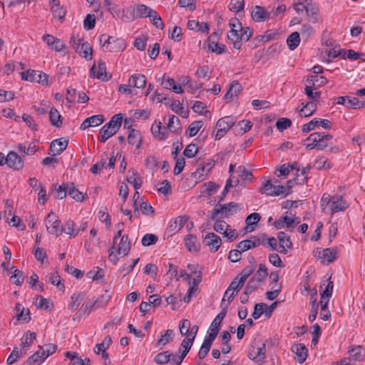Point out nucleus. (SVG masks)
<instances>
[{
    "label": "nucleus",
    "instance_id": "nucleus-1",
    "mask_svg": "<svg viewBox=\"0 0 365 365\" xmlns=\"http://www.w3.org/2000/svg\"><path fill=\"white\" fill-rule=\"evenodd\" d=\"M320 205L322 212L331 215L336 212H344L349 207V203L341 195H331L328 193H324L321 200Z\"/></svg>",
    "mask_w": 365,
    "mask_h": 365
},
{
    "label": "nucleus",
    "instance_id": "nucleus-2",
    "mask_svg": "<svg viewBox=\"0 0 365 365\" xmlns=\"http://www.w3.org/2000/svg\"><path fill=\"white\" fill-rule=\"evenodd\" d=\"M122 121L123 116L121 114L114 115L110 120L101 128L98 134V140L105 143L108 138L114 135L120 128Z\"/></svg>",
    "mask_w": 365,
    "mask_h": 365
},
{
    "label": "nucleus",
    "instance_id": "nucleus-3",
    "mask_svg": "<svg viewBox=\"0 0 365 365\" xmlns=\"http://www.w3.org/2000/svg\"><path fill=\"white\" fill-rule=\"evenodd\" d=\"M293 7L299 14L305 13L312 19L313 22L318 21V9L312 0H294Z\"/></svg>",
    "mask_w": 365,
    "mask_h": 365
},
{
    "label": "nucleus",
    "instance_id": "nucleus-4",
    "mask_svg": "<svg viewBox=\"0 0 365 365\" xmlns=\"http://www.w3.org/2000/svg\"><path fill=\"white\" fill-rule=\"evenodd\" d=\"M244 284L245 282H243L242 280H240L239 277H236L224 293V296L220 304L221 307L226 309L230 302L233 300L235 295L238 293Z\"/></svg>",
    "mask_w": 365,
    "mask_h": 365
},
{
    "label": "nucleus",
    "instance_id": "nucleus-5",
    "mask_svg": "<svg viewBox=\"0 0 365 365\" xmlns=\"http://www.w3.org/2000/svg\"><path fill=\"white\" fill-rule=\"evenodd\" d=\"M230 30L227 33V38L232 43L236 49H240L242 46L241 30L242 24L239 19H232L229 22Z\"/></svg>",
    "mask_w": 365,
    "mask_h": 365
},
{
    "label": "nucleus",
    "instance_id": "nucleus-6",
    "mask_svg": "<svg viewBox=\"0 0 365 365\" xmlns=\"http://www.w3.org/2000/svg\"><path fill=\"white\" fill-rule=\"evenodd\" d=\"M71 44L80 56L87 60H91L92 48L88 42L84 41L79 36H73L71 38Z\"/></svg>",
    "mask_w": 365,
    "mask_h": 365
},
{
    "label": "nucleus",
    "instance_id": "nucleus-7",
    "mask_svg": "<svg viewBox=\"0 0 365 365\" xmlns=\"http://www.w3.org/2000/svg\"><path fill=\"white\" fill-rule=\"evenodd\" d=\"M47 232L53 235L58 236L63 233V227L56 214L51 211L44 220Z\"/></svg>",
    "mask_w": 365,
    "mask_h": 365
},
{
    "label": "nucleus",
    "instance_id": "nucleus-8",
    "mask_svg": "<svg viewBox=\"0 0 365 365\" xmlns=\"http://www.w3.org/2000/svg\"><path fill=\"white\" fill-rule=\"evenodd\" d=\"M277 180L274 182L266 180L260 188V192L269 196H279L280 195H287V190L285 186L277 185Z\"/></svg>",
    "mask_w": 365,
    "mask_h": 365
},
{
    "label": "nucleus",
    "instance_id": "nucleus-9",
    "mask_svg": "<svg viewBox=\"0 0 365 365\" xmlns=\"http://www.w3.org/2000/svg\"><path fill=\"white\" fill-rule=\"evenodd\" d=\"M235 118L232 116H225L219 119L215 125V139H221L235 123Z\"/></svg>",
    "mask_w": 365,
    "mask_h": 365
},
{
    "label": "nucleus",
    "instance_id": "nucleus-10",
    "mask_svg": "<svg viewBox=\"0 0 365 365\" xmlns=\"http://www.w3.org/2000/svg\"><path fill=\"white\" fill-rule=\"evenodd\" d=\"M90 77L93 78H98L102 81H108L111 78L106 72V66L105 62L99 61L94 62L93 65L90 69Z\"/></svg>",
    "mask_w": 365,
    "mask_h": 365
},
{
    "label": "nucleus",
    "instance_id": "nucleus-11",
    "mask_svg": "<svg viewBox=\"0 0 365 365\" xmlns=\"http://www.w3.org/2000/svg\"><path fill=\"white\" fill-rule=\"evenodd\" d=\"M202 239L204 245L207 247L212 252H217L222 245L220 237L214 232H207L205 235H202Z\"/></svg>",
    "mask_w": 365,
    "mask_h": 365
},
{
    "label": "nucleus",
    "instance_id": "nucleus-12",
    "mask_svg": "<svg viewBox=\"0 0 365 365\" xmlns=\"http://www.w3.org/2000/svg\"><path fill=\"white\" fill-rule=\"evenodd\" d=\"M214 165L215 161L212 160L200 163L195 172L192 174L194 178L199 180H203L209 175Z\"/></svg>",
    "mask_w": 365,
    "mask_h": 365
},
{
    "label": "nucleus",
    "instance_id": "nucleus-13",
    "mask_svg": "<svg viewBox=\"0 0 365 365\" xmlns=\"http://www.w3.org/2000/svg\"><path fill=\"white\" fill-rule=\"evenodd\" d=\"M177 359V355L170 351H165L158 354L155 356L154 361L156 364L161 365L165 364H168L169 365H180V364H178Z\"/></svg>",
    "mask_w": 365,
    "mask_h": 365
},
{
    "label": "nucleus",
    "instance_id": "nucleus-14",
    "mask_svg": "<svg viewBox=\"0 0 365 365\" xmlns=\"http://www.w3.org/2000/svg\"><path fill=\"white\" fill-rule=\"evenodd\" d=\"M4 164L11 169L19 170L24 167V160L16 153L11 151L4 158Z\"/></svg>",
    "mask_w": 365,
    "mask_h": 365
},
{
    "label": "nucleus",
    "instance_id": "nucleus-15",
    "mask_svg": "<svg viewBox=\"0 0 365 365\" xmlns=\"http://www.w3.org/2000/svg\"><path fill=\"white\" fill-rule=\"evenodd\" d=\"M319 125H321L324 129H329L331 128V123L327 119L314 118L309 123L304 124L302 127V130L304 133H308Z\"/></svg>",
    "mask_w": 365,
    "mask_h": 365
},
{
    "label": "nucleus",
    "instance_id": "nucleus-16",
    "mask_svg": "<svg viewBox=\"0 0 365 365\" xmlns=\"http://www.w3.org/2000/svg\"><path fill=\"white\" fill-rule=\"evenodd\" d=\"M270 12L260 6H255L251 10V16L255 22H264L269 19Z\"/></svg>",
    "mask_w": 365,
    "mask_h": 365
},
{
    "label": "nucleus",
    "instance_id": "nucleus-17",
    "mask_svg": "<svg viewBox=\"0 0 365 365\" xmlns=\"http://www.w3.org/2000/svg\"><path fill=\"white\" fill-rule=\"evenodd\" d=\"M43 41L52 49L56 51H61L66 48L65 43L59 38L52 35L45 34L43 36Z\"/></svg>",
    "mask_w": 365,
    "mask_h": 365
},
{
    "label": "nucleus",
    "instance_id": "nucleus-18",
    "mask_svg": "<svg viewBox=\"0 0 365 365\" xmlns=\"http://www.w3.org/2000/svg\"><path fill=\"white\" fill-rule=\"evenodd\" d=\"M220 208H215L212 210V218H215L218 214L222 213L225 215H230L237 212V205L235 202H230L224 205H219Z\"/></svg>",
    "mask_w": 365,
    "mask_h": 365
},
{
    "label": "nucleus",
    "instance_id": "nucleus-19",
    "mask_svg": "<svg viewBox=\"0 0 365 365\" xmlns=\"http://www.w3.org/2000/svg\"><path fill=\"white\" fill-rule=\"evenodd\" d=\"M161 85L164 88L168 90H173V91L177 94H181L184 92L182 86L178 85L175 80L170 77H166L165 75L162 76Z\"/></svg>",
    "mask_w": 365,
    "mask_h": 365
},
{
    "label": "nucleus",
    "instance_id": "nucleus-20",
    "mask_svg": "<svg viewBox=\"0 0 365 365\" xmlns=\"http://www.w3.org/2000/svg\"><path fill=\"white\" fill-rule=\"evenodd\" d=\"M184 243L187 250L190 252H198L200 248V244L195 235L188 234L184 237Z\"/></svg>",
    "mask_w": 365,
    "mask_h": 365
},
{
    "label": "nucleus",
    "instance_id": "nucleus-21",
    "mask_svg": "<svg viewBox=\"0 0 365 365\" xmlns=\"http://www.w3.org/2000/svg\"><path fill=\"white\" fill-rule=\"evenodd\" d=\"M105 118L103 115H95L85 119L81 123L80 128L86 130L90 127H96L101 125Z\"/></svg>",
    "mask_w": 365,
    "mask_h": 365
},
{
    "label": "nucleus",
    "instance_id": "nucleus-22",
    "mask_svg": "<svg viewBox=\"0 0 365 365\" xmlns=\"http://www.w3.org/2000/svg\"><path fill=\"white\" fill-rule=\"evenodd\" d=\"M151 132L155 138L164 140L168 138V132L165 127L162 126L161 122H155L151 126Z\"/></svg>",
    "mask_w": 365,
    "mask_h": 365
},
{
    "label": "nucleus",
    "instance_id": "nucleus-23",
    "mask_svg": "<svg viewBox=\"0 0 365 365\" xmlns=\"http://www.w3.org/2000/svg\"><path fill=\"white\" fill-rule=\"evenodd\" d=\"M194 341H192L188 337H185L181 342L180 346L178 349V353L180 355L177 356L178 361V364H181L187 353L189 352L191 346H192Z\"/></svg>",
    "mask_w": 365,
    "mask_h": 365
},
{
    "label": "nucleus",
    "instance_id": "nucleus-24",
    "mask_svg": "<svg viewBox=\"0 0 365 365\" xmlns=\"http://www.w3.org/2000/svg\"><path fill=\"white\" fill-rule=\"evenodd\" d=\"M322 138L320 135V133H314L309 135V136L305 140L306 141H310V143H307L305 145L306 149L312 150L314 148H317L318 150H324L326 148V145L319 144V142L321 140Z\"/></svg>",
    "mask_w": 365,
    "mask_h": 365
},
{
    "label": "nucleus",
    "instance_id": "nucleus-25",
    "mask_svg": "<svg viewBox=\"0 0 365 365\" xmlns=\"http://www.w3.org/2000/svg\"><path fill=\"white\" fill-rule=\"evenodd\" d=\"M318 254V257L323 260L326 261L327 263H331L336 259L338 251L335 247L332 248H327L323 250L322 251H317L316 255Z\"/></svg>",
    "mask_w": 365,
    "mask_h": 365
},
{
    "label": "nucleus",
    "instance_id": "nucleus-26",
    "mask_svg": "<svg viewBox=\"0 0 365 365\" xmlns=\"http://www.w3.org/2000/svg\"><path fill=\"white\" fill-rule=\"evenodd\" d=\"M225 309H223V311L221 312L219 314L217 315V317L215 318V319L211 323L207 331V335L210 336L211 334L213 335V337L215 339L219 330H220V325L221 323V321L224 318L225 315Z\"/></svg>",
    "mask_w": 365,
    "mask_h": 365
},
{
    "label": "nucleus",
    "instance_id": "nucleus-27",
    "mask_svg": "<svg viewBox=\"0 0 365 365\" xmlns=\"http://www.w3.org/2000/svg\"><path fill=\"white\" fill-rule=\"evenodd\" d=\"M277 239L279 242V249H280L282 254H287V250L291 249L292 247V242L290 237L284 232H279L277 234Z\"/></svg>",
    "mask_w": 365,
    "mask_h": 365
},
{
    "label": "nucleus",
    "instance_id": "nucleus-28",
    "mask_svg": "<svg viewBox=\"0 0 365 365\" xmlns=\"http://www.w3.org/2000/svg\"><path fill=\"white\" fill-rule=\"evenodd\" d=\"M292 351L295 353L296 360L299 364H303L307 357V349L303 344H297L292 346Z\"/></svg>",
    "mask_w": 365,
    "mask_h": 365
},
{
    "label": "nucleus",
    "instance_id": "nucleus-29",
    "mask_svg": "<svg viewBox=\"0 0 365 365\" xmlns=\"http://www.w3.org/2000/svg\"><path fill=\"white\" fill-rule=\"evenodd\" d=\"M68 140L61 139H56L51 142L50 145V150L53 155H57L61 154L67 147Z\"/></svg>",
    "mask_w": 365,
    "mask_h": 365
},
{
    "label": "nucleus",
    "instance_id": "nucleus-30",
    "mask_svg": "<svg viewBox=\"0 0 365 365\" xmlns=\"http://www.w3.org/2000/svg\"><path fill=\"white\" fill-rule=\"evenodd\" d=\"M49 4L53 16L58 19H63L66 15V9L60 5L58 0H50Z\"/></svg>",
    "mask_w": 365,
    "mask_h": 365
},
{
    "label": "nucleus",
    "instance_id": "nucleus-31",
    "mask_svg": "<svg viewBox=\"0 0 365 365\" xmlns=\"http://www.w3.org/2000/svg\"><path fill=\"white\" fill-rule=\"evenodd\" d=\"M260 245L259 240L256 237H251L248 240H245L239 242L237 248L240 249L242 252L247 251L252 248H255Z\"/></svg>",
    "mask_w": 365,
    "mask_h": 365
},
{
    "label": "nucleus",
    "instance_id": "nucleus-32",
    "mask_svg": "<svg viewBox=\"0 0 365 365\" xmlns=\"http://www.w3.org/2000/svg\"><path fill=\"white\" fill-rule=\"evenodd\" d=\"M126 179L128 183L133 185L135 190H138L140 188L143 181L141 177L136 170H128Z\"/></svg>",
    "mask_w": 365,
    "mask_h": 365
},
{
    "label": "nucleus",
    "instance_id": "nucleus-33",
    "mask_svg": "<svg viewBox=\"0 0 365 365\" xmlns=\"http://www.w3.org/2000/svg\"><path fill=\"white\" fill-rule=\"evenodd\" d=\"M128 83L132 88H143L145 86L146 78L143 74L135 73L130 76Z\"/></svg>",
    "mask_w": 365,
    "mask_h": 365
},
{
    "label": "nucleus",
    "instance_id": "nucleus-34",
    "mask_svg": "<svg viewBox=\"0 0 365 365\" xmlns=\"http://www.w3.org/2000/svg\"><path fill=\"white\" fill-rule=\"evenodd\" d=\"M215 339L212 334L210 336H205L197 355L200 359H204L207 356Z\"/></svg>",
    "mask_w": 365,
    "mask_h": 365
},
{
    "label": "nucleus",
    "instance_id": "nucleus-35",
    "mask_svg": "<svg viewBox=\"0 0 365 365\" xmlns=\"http://www.w3.org/2000/svg\"><path fill=\"white\" fill-rule=\"evenodd\" d=\"M108 46L106 48V51L118 52L125 48V43L123 39L115 38L110 36Z\"/></svg>",
    "mask_w": 365,
    "mask_h": 365
},
{
    "label": "nucleus",
    "instance_id": "nucleus-36",
    "mask_svg": "<svg viewBox=\"0 0 365 365\" xmlns=\"http://www.w3.org/2000/svg\"><path fill=\"white\" fill-rule=\"evenodd\" d=\"M42 346H39V350L36 351L27 359L28 365H40L46 359L45 356V351H41Z\"/></svg>",
    "mask_w": 365,
    "mask_h": 365
},
{
    "label": "nucleus",
    "instance_id": "nucleus-37",
    "mask_svg": "<svg viewBox=\"0 0 365 365\" xmlns=\"http://www.w3.org/2000/svg\"><path fill=\"white\" fill-rule=\"evenodd\" d=\"M265 344H256V346H253V350L250 353L249 357L253 360H262L265 358Z\"/></svg>",
    "mask_w": 365,
    "mask_h": 365
},
{
    "label": "nucleus",
    "instance_id": "nucleus-38",
    "mask_svg": "<svg viewBox=\"0 0 365 365\" xmlns=\"http://www.w3.org/2000/svg\"><path fill=\"white\" fill-rule=\"evenodd\" d=\"M67 195L77 202H82L84 195L77 190L73 183H67Z\"/></svg>",
    "mask_w": 365,
    "mask_h": 365
},
{
    "label": "nucleus",
    "instance_id": "nucleus-39",
    "mask_svg": "<svg viewBox=\"0 0 365 365\" xmlns=\"http://www.w3.org/2000/svg\"><path fill=\"white\" fill-rule=\"evenodd\" d=\"M218 186L212 182H208L200 186V196H211L217 192Z\"/></svg>",
    "mask_w": 365,
    "mask_h": 365
},
{
    "label": "nucleus",
    "instance_id": "nucleus-40",
    "mask_svg": "<svg viewBox=\"0 0 365 365\" xmlns=\"http://www.w3.org/2000/svg\"><path fill=\"white\" fill-rule=\"evenodd\" d=\"M84 298V293H73L71 297V302L68 306V309L72 312L76 310Z\"/></svg>",
    "mask_w": 365,
    "mask_h": 365
},
{
    "label": "nucleus",
    "instance_id": "nucleus-41",
    "mask_svg": "<svg viewBox=\"0 0 365 365\" xmlns=\"http://www.w3.org/2000/svg\"><path fill=\"white\" fill-rule=\"evenodd\" d=\"M130 249V242L128 240V237L126 235L122 236L118 245V254L125 256L128 254Z\"/></svg>",
    "mask_w": 365,
    "mask_h": 365
},
{
    "label": "nucleus",
    "instance_id": "nucleus-42",
    "mask_svg": "<svg viewBox=\"0 0 365 365\" xmlns=\"http://www.w3.org/2000/svg\"><path fill=\"white\" fill-rule=\"evenodd\" d=\"M268 272L264 264H260L257 272L251 278L254 282L257 283L259 285L267 277Z\"/></svg>",
    "mask_w": 365,
    "mask_h": 365
},
{
    "label": "nucleus",
    "instance_id": "nucleus-43",
    "mask_svg": "<svg viewBox=\"0 0 365 365\" xmlns=\"http://www.w3.org/2000/svg\"><path fill=\"white\" fill-rule=\"evenodd\" d=\"M316 110L317 103L314 101H309L299 109V112L302 116L308 117L312 115Z\"/></svg>",
    "mask_w": 365,
    "mask_h": 365
},
{
    "label": "nucleus",
    "instance_id": "nucleus-44",
    "mask_svg": "<svg viewBox=\"0 0 365 365\" xmlns=\"http://www.w3.org/2000/svg\"><path fill=\"white\" fill-rule=\"evenodd\" d=\"M307 81L308 83L312 84V86L316 89L317 87H319L322 85H324L327 83V80L324 76H319L317 75H311L307 76Z\"/></svg>",
    "mask_w": 365,
    "mask_h": 365
},
{
    "label": "nucleus",
    "instance_id": "nucleus-45",
    "mask_svg": "<svg viewBox=\"0 0 365 365\" xmlns=\"http://www.w3.org/2000/svg\"><path fill=\"white\" fill-rule=\"evenodd\" d=\"M332 166L331 162L325 156H319L314 163V167L318 170H328Z\"/></svg>",
    "mask_w": 365,
    "mask_h": 365
},
{
    "label": "nucleus",
    "instance_id": "nucleus-46",
    "mask_svg": "<svg viewBox=\"0 0 365 365\" xmlns=\"http://www.w3.org/2000/svg\"><path fill=\"white\" fill-rule=\"evenodd\" d=\"M365 106V100L359 99L356 97L348 96L346 108L349 109H358Z\"/></svg>",
    "mask_w": 365,
    "mask_h": 365
},
{
    "label": "nucleus",
    "instance_id": "nucleus-47",
    "mask_svg": "<svg viewBox=\"0 0 365 365\" xmlns=\"http://www.w3.org/2000/svg\"><path fill=\"white\" fill-rule=\"evenodd\" d=\"M17 148L19 152L29 155L35 154L37 150L36 145L34 143H30L28 145L26 143H19L17 145Z\"/></svg>",
    "mask_w": 365,
    "mask_h": 365
},
{
    "label": "nucleus",
    "instance_id": "nucleus-48",
    "mask_svg": "<svg viewBox=\"0 0 365 365\" xmlns=\"http://www.w3.org/2000/svg\"><path fill=\"white\" fill-rule=\"evenodd\" d=\"M128 141L129 144L135 145L136 149H139L141 145L140 133L135 130H130L128 136Z\"/></svg>",
    "mask_w": 365,
    "mask_h": 365
},
{
    "label": "nucleus",
    "instance_id": "nucleus-49",
    "mask_svg": "<svg viewBox=\"0 0 365 365\" xmlns=\"http://www.w3.org/2000/svg\"><path fill=\"white\" fill-rule=\"evenodd\" d=\"M46 281L56 286L60 290L63 289L64 285L61 282V277L57 272H51L46 275Z\"/></svg>",
    "mask_w": 365,
    "mask_h": 365
},
{
    "label": "nucleus",
    "instance_id": "nucleus-50",
    "mask_svg": "<svg viewBox=\"0 0 365 365\" xmlns=\"http://www.w3.org/2000/svg\"><path fill=\"white\" fill-rule=\"evenodd\" d=\"M349 353L354 361H363L365 359V350L361 346L353 347L349 351Z\"/></svg>",
    "mask_w": 365,
    "mask_h": 365
},
{
    "label": "nucleus",
    "instance_id": "nucleus-51",
    "mask_svg": "<svg viewBox=\"0 0 365 365\" xmlns=\"http://www.w3.org/2000/svg\"><path fill=\"white\" fill-rule=\"evenodd\" d=\"M207 43L209 51L217 54H222L225 52V46L223 44L219 45L217 43L211 41V36L208 38Z\"/></svg>",
    "mask_w": 365,
    "mask_h": 365
},
{
    "label": "nucleus",
    "instance_id": "nucleus-52",
    "mask_svg": "<svg viewBox=\"0 0 365 365\" xmlns=\"http://www.w3.org/2000/svg\"><path fill=\"white\" fill-rule=\"evenodd\" d=\"M299 33L297 31L292 33L287 39V46L292 51L294 50L299 46Z\"/></svg>",
    "mask_w": 365,
    "mask_h": 365
},
{
    "label": "nucleus",
    "instance_id": "nucleus-53",
    "mask_svg": "<svg viewBox=\"0 0 365 365\" xmlns=\"http://www.w3.org/2000/svg\"><path fill=\"white\" fill-rule=\"evenodd\" d=\"M63 232L74 237L78 234L79 229H77L76 225L73 220H68L65 223Z\"/></svg>",
    "mask_w": 365,
    "mask_h": 365
},
{
    "label": "nucleus",
    "instance_id": "nucleus-54",
    "mask_svg": "<svg viewBox=\"0 0 365 365\" xmlns=\"http://www.w3.org/2000/svg\"><path fill=\"white\" fill-rule=\"evenodd\" d=\"M153 11V9L147 6L145 4H138L136 6L135 13L136 17L145 18V17H149L150 13H151V11Z\"/></svg>",
    "mask_w": 365,
    "mask_h": 365
},
{
    "label": "nucleus",
    "instance_id": "nucleus-55",
    "mask_svg": "<svg viewBox=\"0 0 365 365\" xmlns=\"http://www.w3.org/2000/svg\"><path fill=\"white\" fill-rule=\"evenodd\" d=\"M165 128L167 130L169 129L172 132H176L180 130L181 127L178 117L173 115H169L167 127Z\"/></svg>",
    "mask_w": 365,
    "mask_h": 365
},
{
    "label": "nucleus",
    "instance_id": "nucleus-56",
    "mask_svg": "<svg viewBox=\"0 0 365 365\" xmlns=\"http://www.w3.org/2000/svg\"><path fill=\"white\" fill-rule=\"evenodd\" d=\"M49 120L51 121V123L56 127H60L62 123L61 115H60L57 109L54 108L50 110Z\"/></svg>",
    "mask_w": 365,
    "mask_h": 365
},
{
    "label": "nucleus",
    "instance_id": "nucleus-57",
    "mask_svg": "<svg viewBox=\"0 0 365 365\" xmlns=\"http://www.w3.org/2000/svg\"><path fill=\"white\" fill-rule=\"evenodd\" d=\"M241 91V85L237 82L233 81L229 88V90L225 95V99H231L233 96H237Z\"/></svg>",
    "mask_w": 365,
    "mask_h": 365
},
{
    "label": "nucleus",
    "instance_id": "nucleus-58",
    "mask_svg": "<svg viewBox=\"0 0 365 365\" xmlns=\"http://www.w3.org/2000/svg\"><path fill=\"white\" fill-rule=\"evenodd\" d=\"M260 220V215L257 212H253L247 216L245 220V222L247 224V227L245 228L246 232H252L254 230V227H249V226L254 225L257 224Z\"/></svg>",
    "mask_w": 365,
    "mask_h": 365
},
{
    "label": "nucleus",
    "instance_id": "nucleus-59",
    "mask_svg": "<svg viewBox=\"0 0 365 365\" xmlns=\"http://www.w3.org/2000/svg\"><path fill=\"white\" fill-rule=\"evenodd\" d=\"M36 337V334L35 332L27 331L21 339L22 346L24 347H29L32 344Z\"/></svg>",
    "mask_w": 365,
    "mask_h": 365
},
{
    "label": "nucleus",
    "instance_id": "nucleus-60",
    "mask_svg": "<svg viewBox=\"0 0 365 365\" xmlns=\"http://www.w3.org/2000/svg\"><path fill=\"white\" fill-rule=\"evenodd\" d=\"M104 276V271L99 267H94L86 273V277L92 280H100Z\"/></svg>",
    "mask_w": 365,
    "mask_h": 365
},
{
    "label": "nucleus",
    "instance_id": "nucleus-61",
    "mask_svg": "<svg viewBox=\"0 0 365 365\" xmlns=\"http://www.w3.org/2000/svg\"><path fill=\"white\" fill-rule=\"evenodd\" d=\"M173 331L171 329H168L165 333L161 336V337L158 340L157 344L158 346H164L165 344L173 341Z\"/></svg>",
    "mask_w": 365,
    "mask_h": 365
},
{
    "label": "nucleus",
    "instance_id": "nucleus-62",
    "mask_svg": "<svg viewBox=\"0 0 365 365\" xmlns=\"http://www.w3.org/2000/svg\"><path fill=\"white\" fill-rule=\"evenodd\" d=\"M202 125H203V123H202V121H200V120H196V121L192 122L189 125V127L187 130V134L190 137L195 136L199 130L202 128Z\"/></svg>",
    "mask_w": 365,
    "mask_h": 365
},
{
    "label": "nucleus",
    "instance_id": "nucleus-63",
    "mask_svg": "<svg viewBox=\"0 0 365 365\" xmlns=\"http://www.w3.org/2000/svg\"><path fill=\"white\" fill-rule=\"evenodd\" d=\"M11 269H13V272H11V278L14 279V283L18 286L21 285L24 280V273L18 269H16L15 267H12Z\"/></svg>",
    "mask_w": 365,
    "mask_h": 365
},
{
    "label": "nucleus",
    "instance_id": "nucleus-64",
    "mask_svg": "<svg viewBox=\"0 0 365 365\" xmlns=\"http://www.w3.org/2000/svg\"><path fill=\"white\" fill-rule=\"evenodd\" d=\"M149 18L150 19L153 24L157 29H163L164 28V24L163 23L162 19L156 11L153 10V11H151V13H150Z\"/></svg>",
    "mask_w": 365,
    "mask_h": 365
}]
</instances>
